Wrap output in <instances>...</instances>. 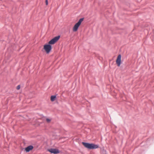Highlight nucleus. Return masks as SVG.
<instances>
[{
    "instance_id": "f257e3e1",
    "label": "nucleus",
    "mask_w": 154,
    "mask_h": 154,
    "mask_svg": "<svg viewBox=\"0 0 154 154\" xmlns=\"http://www.w3.org/2000/svg\"><path fill=\"white\" fill-rule=\"evenodd\" d=\"M60 37V35L55 37L49 42L48 44L44 45V48L47 53H49L52 49V46L51 45L54 44L59 40Z\"/></svg>"
},
{
    "instance_id": "f03ea898",
    "label": "nucleus",
    "mask_w": 154,
    "mask_h": 154,
    "mask_svg": "<svg viewBox=\"0 0 154 154\" xmlns=\"http://www.w3.org/2000/svg\"><path fill=\"white\" fill-rule=\"evenodd\" d=\"M82 144L86 148L90 149H94L98 148L99 146L98 145L93 143H88L82 142Z\"/></svg>"
},
{
    "instance_id": "7ed1b4c3",
    "label": "nucleus",
    "mask_w": 154,
    "mask_h": 154,
    "mask_svg": "<svg viewBox=\"0 0 154 154\" xmlns=\"http://www.w3.org/2000/svg\"><path fill=\"white\" fill-rule=\"evenodd\" d=\"M47 150L51 153L54 154H57L60 153L59 150L56 149L51 148L48 149Z\"/></svg>"
},
{
    "instance_id": "20e7f679",
    "label": "nucleus",
    "mask_w": 154,
    "mask_h": 154,
    "mask_svg": "<svg viewBox=\"0 0 154 154\" xmlns=\"http://www.w3.org/2000/svg\"><path fill=\"white\" fill-rule=\"evenodd\" d=\"M121 55L120 54L118 55L116 60V63L118 66H119L121 63Z\"/></svg>"
},
{
    "instance_id": "39448f33",
    "label": "nucleus",
    "mask_w": 154,
    "mask_h": 154,
    "mask_svg": "<svg viewBox=\"0 0 154 154\" xmlns=\"http://www.w3.org/2000/svg\"><path fill=\"white\" fill-rule=\"evenodd\" d=\"M33 148V146L32 145H30L25 148V150L26 152H28L32 150Z\"/></svg>"
},
{
    "instance_id": "423d86ee",
    "label": "nucleus",
    "mask_w": 154,
    "mask_h": 154,
    "mask_svg": "<svg viewBox=\"0 0 154 154\" xmlns=\"http://www.w3.org/2000/svg\"><path fill=\"white\" fill-rule=\"evenodd\" d=\"M79 25H78L77 23H76L75 25L74 26V27L73 28V31L74 32H76V31L78 29L79 26Z\"/></svg>"
},
{
    "instance_id": "0eeeda50",
    "label": "nucleus",
    "mask_w": 154,
    "mask_h": 154,
    "mask_svg": "<svg viewBox=\"0 0 154 154\" xmlns=\"http://www.w3.org/2000/svg\"><path fill=\"white\" fill-rule=\"evenodd\" d=\"M84 19V18L80 19L78 22L76 23L80 26L81 25L82 22L83 20Z\"/></svg>"
},
{
    "instance_id": "6e6552de",
    "label": "nucleus",
    "mask_w": 154,
    "mask_h": 154,
    "mask_svg": "<svg viewBox=\"0 0 154 154\" xmlns=\"http://www.w3.org/2000/svg\"><path fill=\"white\" fill-rule=\"evenodd\" d=\"M56 95H52L51 96V101H54L56 98Z\"/></svg>"
},
{
    "instance_id": "1a4fd4ad",
    "label": "nucleus",
    "mask_w": 154,
    "mask_h": 154,
    "mask_svg": "<svg viewBox=\"0 0 154 154\" xmlns=\"http://www.w3.org/2000/svg\"><path fill=\"white\" fill-rule=\"evenodd\" d=\"M46 120L47 122L48 123L50 122L51 121V120L50 119H48V118L46 119Z\"/></svg>"
},
{
    "instance_id": "9d476101",
    "label": "nucleus",
    "mask_w": 154,
    "mask_h": 154,
    "mask_svg": "<svg viewBox=\"0 0 154 154\" xmlns=\"http://www.w3.org/2000/svg\"><path fill=\"white\" fill-rule=\"evenodd\" d=\"M20 88V85H18L17 86V90H19Z\"/></svg>"
},
{
    "instance_id": "9b49d317",
    "label": "nucleus",
    "mask_w": 154,
    "mask_h": 154,
    "mask_svg": "<svg viewBox=\"0 0 154 154\" xmlns=\"http://www.w3.org/2000/svg\"><path fill=\"white\" fill-rule=\"evenodd\" d=\"M45 3H46V5H48V0H45Z\"/></svg>"
}]
</instances>
